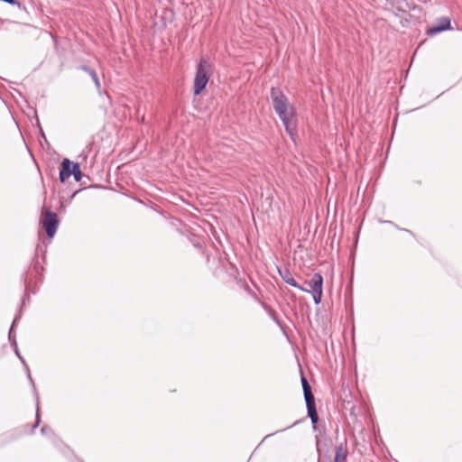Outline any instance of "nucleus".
<instances>
[{"instance_id": "obj_15", "label": "nucleus", "mask_w": 462, "mask_h": 462, "mask_svg": "<svg viewBox=\"0 0 462 462\" xmlns=\"http://www.w3.org/2000/svg\"><path fill=\"white\" fill-rule=\"evenodd\" d=\"M72 173L71 175H73L74 177V180L79 182L81 180L82 177H83V173L80 170V166H79V163L78 162H74V165H73V168H72Z\"/></svg>"}, {"instance_id": "obj_1", "label": "nucleus", "mask_w": 462, "mask_h": 462, "mask_svg": "<svg viewBox=\"0 0 462 462\" xmlns=\"http://www.w3.org/2000/svg\"><path fill=\"white\" fill-rule=\"evenodd\" d=\"M270 96L275 113L283 124L286 133L295 143L297 136L296 109L279 88H272Z\"/></svg>"}, {"instance_id": "obj_11", "label": "nucleus", "mask_w": 462, "mask_h": 462, "mask_svg": "<svg viewBox=\"0 0 462 462\" xmlns=\"http://www.w3.org/2000/svg\"><path fill=\"white\" fill-rule=\"evenodd\" d=\"M79 69L81 70L87 72L89 75V78L92 79L97 89L99 91L101 88V84H100V81H99L97 72L93 69H91L90 67H88L87 65H82L79 67Z\"/></svg>"}, {"instance_id": "obj_6", "label": "nucleus", "mask_w": 462, "mask_h": 462, "mask_svg": "<svg viewBox=\"0 0 462 462\" xmlns=\"http://www.w3.org/2000/svg\"><path fill=\"white\" fill-rule=\"evenodd\" d=\"M451 29L450 19L448 17H441L432 26L428 28L427 34L429 36H435L442 32Z\"/></svg>"}, {"instance_id": "obj_13", "label": "nucleus", "mask_w": 462, "mask_h": 462, "mask_svg": "<svg viewBox=\"0 0 462 462\" xmlns=\"http://www.w3.org/2000/svg\"><path fill=\"white\" fill-rule=\"evenodd\" d=\"M301 384H302V389H303L304 399L310 400V399L315 398L311 392V387H310L308 380L304 376L301 377Z\"/></svg>"}, {"instance_id": "obj_2", "label": "nucleus", "mask_w": 462, "mask_h": 462, "mask_svg": "<svg viewBox=\"0 0 462 462\" xmlns=\"http://www.w3.org/2000/svg\"><path fill=\"white\" fill-rule=\"evenodd\" d=\"M21 319V310H19V313L15 315L14 319V321L11 325V328H10V330H9V334H8V338H9V341H10V344L12 346V347L14 348V351L15 353V355L17 356V357L20 359V361L22 362V364L23 365V367H24V370L26 372V374H27V378L29 380V383L30 384L32 385V393L34 394V397H35V400H36V416H35V423L32 425V431H34V430L40 425L41 423V416H40V411H39V397H38V393H37V390H36V387H35V383H34V381L31 375V373H30V369H29V366L28 365L26 364L24 358L22 356V355L20 354V351L18 349V346H17V342H16V338H15V336L13 335V329L14 328V326L17 324V322L19 321V319Z\"/></svg>"}, {"instance_id": "obj_7", "label": "nucleus", "mask_w": 462, "mask_h": 462, "mask_svg": "<svg viewBox=\"0 0 462 462\" xmlns=\"http://www.w3.org/2000/svg\"><path fill=\"white\" fill-rule=\"evenodd\" d=\"M74 162L69 159L65 158L62 160L60 163V169L59 173L60 181L64 183L70 176L72 171Z\"/></svg>"}, {"instance_id": "obj_14", "label": "nucleus", "mask_w": 462, "mask_h": 462, "mask_svg": "<svg viewBox=\"0 0 462 462\" xmlns=\"http://www.w3.org/2000/svg\"><path fill=\"white\" fill-rule=\"evenodd\" d=\"M328 446V443H327V439L326 437L324 436H316V448H317V451L319 454H320L321 452V449L324 448H327Z\"/></svg>"}, {"instance_id": "obj_5", "label": "nucleus", "mask_w": 462, "mask_h": 462, "mask_svg": "<svg viewBox=\"0 0 462 462\" xmlns=\"http://www.w3.org/2000/svg\"><path fill=\"white\" fill-rule=\"evenodd\" d=\"M42 226L49 238H52L59 226V218L56 213L52 211H45L42 213Z\"/></svg>"}, {"instance_id": "obj_16", "label": "nucleus", "mask_w": 462, "mask_h": 462, "mask_svg": "<svg viewBox=\"0 0 462 462\" xmlns=\"http://www.w3.org/2000/svg\"><path fill=\"white\" fill-rule=\"evenodd\" d=\"M298 422H299V421H298V420H296L294 423H292L291 426H289V427H287V428H285V429H282V430H277V431H275V432H273V433H272V434H268V435H266V436L263 438V440H264V439H268V438H270V437H271V436H273V435H275V434H277V433H279V432H282V431H284V430H288V429H291V427H293V426L297 425V424H298Z\"/></svg>"}, {"instance_id": "obj_8", "label": "nucleus", "mask_w": 462, "mask_h": 462, "mask_svg": "<svg viewBox=\"0 0 462 462\" xmlns=\"http://www.w3.org/2000/svg\"><path fill=\"white\" fill-rule=\"evenodd\" d=\"M280 277L289 285L297 288L300 291H305L294 279L292 273L288 268H278Z\"/></svg>"}, {"instance_id": "obj_3", "label": "nucleus", "mask_w": 462, "mask_h": 462, "mask_svg": "<svg viewBox=\"0 0 462 462\" xmlns=\"http://www.w3.org/2000/svg\"><path fill=\"white\" fill-rule=\"evenodd\" d=\"M212 73V65L205 58H200L196 66V74L194 79L193 93L195 96L201 94L207 88Z\"/></svg>"}, {"instance_id": "obj_12", "label": "nucleus", "mask_w": 462, "mask_h": 462, "mask_svg": "<svg viewBox=\"0 0 462 462\" xmlns=\"http://www.w3.org/2000/svg\"><path fill=\"white\" fill-rule=\"evenodd\" d=\"M41 433L42 436L48 438L53 444H58L59 439L51 428L45 425L41 429Z\"/></svg>"}, {"instance_id": "obj_18", "label": "nucleus", "mask_w": 462, "mask_h": 462, "mask_svg": "<svg viewBox=\"0 0 462 462\" xmlns=\"http://www.w3.org/2000/svg\"><path fill=\"white\" fill-rule=\"evenodd\" d=\"M381 223L394 225L393 222H392V221H381Z\"/></svg>"}, {"instance_id": "obj_17", "label": "nucleus", "mask_w": 462, "mask_h": 462, "mask_svg": "<svg viewBox=\"0 0 462 462\" xmlns=\"http://www.w3.org/2000/svg\"><path fill=\"white\" fill-rule=\"evenodd\" d=\"M40 133H41V137H42V139H44V141H47L46 136H45V134H44V133H43V131H42V128H40Z\"/></svg>"}, {"instance_id": "obj_10", "label": "nucleus", "mask_w": 462, "mask_h": 462, "mask_svg": "<svg viewBox=\"0 0 462 462\" xmlns=\"http://www.w3.org/2000/svg\"><path fill=\"white\" fill-rule=\"evenodd\" d=\"M347 456H348V450L346 448V443H340L336 447V453H335V462H346L347 461Z\"/></svg>"}, {"instance_id": "obj_9", "label": "nucleus", "mask_w": 462, "mask_h": 462, "mask_svg": "<svg viewBox=\"0 0 462 462\" xmlns=\"http://www.w3.org/2000/svg\"><path fill=\"white\" fill-rule=\"evenodd\" d=\"M308 416L313 425V430H318L319 415L316 409L315 398L305 400Z\"/></svg>"}, {"instance_id": "obj_19", "label": "nucleus", "mask_w": 462, "mask_h": 462, "mask_svg": "<svg viewBox=\"0 0 462 462\" xmlns=\"http://www.w3.org/2000/svg\"><path fill=\"white\" fill-rule=\"evenodd\" d=\"M402 230H403V231H405V232H408V233H410V234H412V232H411V231H410L409 229L402 228Z\"/></svg>"}, {"instance_id": "obj_4", "label": "nucleus", "mask_w": 462, "mask_h": 462, "mask_svg": "<svg viewBox=\"0 0 462 462\" xmlns=\"http://www.w3.org/2000/svg\"><path fill=\"white\" fill-rule=\"evenodd\" d=\"M310 289L305 288V292L311 293L315 304H319L322 300L323 277L320 273H314L308 282Z\"/></svg>"}]
</instances>
